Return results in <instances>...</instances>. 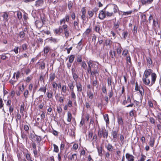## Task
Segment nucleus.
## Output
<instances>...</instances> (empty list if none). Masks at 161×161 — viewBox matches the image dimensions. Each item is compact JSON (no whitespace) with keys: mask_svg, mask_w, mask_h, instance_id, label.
I'll return each mask as SVG.
<instances>
[{"mask_svg":"<svg viewBox=\"0 0 161 161\" xmlns=\"http://www.w3.org/2000/svg\"><path fill=\"white\" fill-rule=\"evenodd\" d=\"M108 11H106V15L107 17H111L114 15L119 10V8L117 5L114 4H110L107 5Z\"/></svg>","mask_w":161,"mask_h":161,"instance_id":"f257e3e1","label":"nucleus"},{"mask_svg":"<svg viewBox=\"0 0 161 161\" xmlns=\"http://www.w3.org/2000/svg\"><path fill=\"white\" fill-rule=\"evenodd\" d=\"M157 76L155 73H153L151 74V81L150 83V79L149 77H143L142 80L143 83L146 85L152 86L156 81Z\"/></svg>","mask_w":161,"mask_h":161,"instance_id":"f03ea898","label":"nucleus"},{"mask_svg":"<svg viewBox=\"0 0 161 161\" xmlns=\"http://www.w3.org/2000/svg\"><path fill=\"white\" fill-rule=\"evenodd\" d=\"M108 131L105 128H99L98 132V136L100 138H103L107 139L108 137Z\"/></svg>","mask_w":161,"mask_h":161,"instance_id":"7ed1b4c3","label":"nucleus"},{"mask_svg":"<svg viewBox=\"0 0 161 161\" xmlns=\"http://www.w3.org/2000/svg\"><path fill=\"white\" fill-rule=\"evenodd\" d=\"M107 8L106 6L103 9L101 10L99 14V18L101 20H103L107 16L106 14V9Z\"/></svg>","mask_w":161,"mask_h":161,"instance_id":"20e7f679","label":"nucleus"},{"mask_svg":"<svg viewBox=\"0 0 161 161\" xmlns=\"http://www.w3.org/2000/svg\"><path fill=\"white\" fill-rule=\"evenodd\" d=\"M62 29L64 30V33L66 38H68L69 36V33L68 30V26L67 25H63Z\"/></svg>","mask_w":161,"mask_h":161,"instance_id":"39448f33","label":"nucleus"},{"mask_svg":"<svg viewBox=\"0 0 161 161\" xmlns=\"http://www.w3.org/2000/svg\"><path fill=\"white\" fill-rule=\"evenodd\" d=\"M111 135L113 136L114 142H116L118 136V131L116 130H113L111 132Z\"/></svg>","mask_w":161,"mask_h":161,"instance_id":"423d86ee","label":"nucleus"},{"mask_svg":"<svg viewBox=\"0 0 161 161\" xmlns=\"http://www.w3.org/2000/svg\"><path fill=\"white\" fill-rule=\"evenodd\" d=\"M152 71V70L151 69L146 70L144 72L143 77H149L150 75H151Z\"/></svg>","mask_w":161,"mask_h":161,"instance_id":"0eeeda50","label":"nucleus"},{"mask_svg":"<svg viewBox=\"0 0 161 161\" xmlns=\"http://www.w3.org/2000/svg\"><path fill=\"white\" fill-rule=\"evenodd\" d=\"M63 31V29H62V27H61L60 26L58 27V28L54 30V33L56 35H60L62 32Z\"/></svg>","mask_w":161,"mask_h":161,"instance_id":"6e6552de","label":"nucleus"},{"mask_svg":"<svg viewBox=\"0 0 161 161\" xmlns=\"http://www.w3.org/2000/svg\"><path fill=\"white\" fill-rule=\"evenodd\" d=\"M96 79L93 80L92 86V89H94V87H96L97 88H98V81L97 80V77H96Z\"/></svg>","mask_w":161,"mask_h":161,"instance_id":"1a4fd4ad","label":"nucleus"},{"mask_svg":"<svg viewBox=\"0 0 161 161\" xmlns=\"http://www.w3.org/2000/svg\"><path fill=\"white\" fill-rule=\"evenodd\" d=\"M126 158L128 161H133L134 160V157L129 153H127L126 154Z\"/></svg>","mask_w":161,"mask_h":161,"instance_id":"9d476101","label":"nucleus"},{"mask_svg":"<svg viewBox=\"0 0 161 161\" xmlns=\"http://www.w3.org/2000/svg\"><path fill=\"white\" fill-rule=\"evenodd\" d=\"M36 27L38 28H40L43 26V23L40 20H37L35 22Z\"/></svg>","mask_w":161,"mask_h":161,"instance_id":"9b49d317","label":"nucleus"},{"mask_svg":"<svg viewBox=\"0 0 161 161\" xmlns=\"http://www.w3.org/2000/svg\"><path fill=\"white\" fill-rule=\"evenodd\" d=\"M75 85L77 88V91L78 92H81L82 91V86L80 83L76 82Z\"/></svg>","mask_w":161,"mask_h":161,"instance_id":"f8f14e48","label":"nucleus"},{"mask_svg":"<svg viewBox=\"0 0 161 161\" xmlns=\"http://www.w3.org/2000/svg\"><path fill=\"white\" fill-rule=\"evenodd\" d=\"M44 3L43 0H37L35 2V6L39 7L42 5Z\"/></svg>","mask_w":161,"mask_h":161,"instance_id":"ddd939ff","label":"nucleus"},{"mask_svg":"<svg viewBox=\"0 0 161 161\" xmlns=\"http://www.w3.org/2000/svg\"><path fill=\"white\" fill-rule=\"evenodd\" d=\"M107 150L109 152H112L114 150V147L110 143H108L105 146Z\"/></svg>","mask_w":161,"mask_h":161,"instance_id":"4468645a","label":"nucleus"},{"mask_svg":"<svg viewBox=\"0 0 161 161\" xmlns=\"http://www.w3.org/2000/svg\"><path fill=\"white\" fill-rule=\"evenodd\" d=\"M55 75L54 73H51L49 75V81H52L55 78Z\"/></svg>","mask_w":161,"mask_h":161,"instance_id":"2eb2a0df","label":"nucleus"},{"mask_svg":"<svg viewBox=\"0 0 161 161\" xmlns=\"http://www.w3.org/2000/svg\"><path fill=\"white\" fill-rule=\"evenodd\" d=\"M79 20L78 19H77V21H75L73 23L75 29L77 30H78L79 29Z\"/></svg>","mask_w":161,"mask_h":161,"instance_id":"dca6fc26","label":"nucleus"},{"mask_svg":"<svg viewBox=\"0 0 161 161\" xmlns=\"http://www.w3.org/2000/svg\"><path fill=\"white\" fill-rule=\"evenodd\" d=\"M103 117L104 120L106 121V125L109 124V123L108 116V114H105L103 115Z\"/></svg>","mask_w":161,"mask_h":161,"instance_id":"f3484780","label":"nucleus"},{"mask_svg":"<svg viewBox=\"0 0 161 161\" xmlns=\"http://www.w3.org/2000/svg\"><path fill=\"white\" fill-rule=\"evenodd\" d=\"M98 155L100 156H102L103 155L102 153V147H97Z\"/></svg>","mask_w":161,"mask_h":161,"instance_id":"a211bd4d","label":"nucleus"},{"mask_svg":"<svg viewBox=\"0 0 161 161\" xmlns=\"http://www.w3.org/2000/svg\"><path fill=\"white\" fill-rule=\"evenodd\" d=\"M68 158L71 161L75 160L77 159V154L76 153L74 154L70 158L68 157Z\"/></svg>","mask_w":161,"mask_h":161,"instance_id":"6ab92c4d","label":"nucleus"},{"mask_svg":"<svg viewBox=\"0 0 161 161\" xmlns=\"http://www.w3.org/2000/svg\"><path fill=\"white\" fill-rule=\"evenodd\" d=\"M120 23L119 21H118L116 23H114V28L115 30L117 31V29L119 28V26H120Z\"/></svg>","mask_w":161,"mask_h":161,"instance_id":"aec40b11","label":"nucleus"},{"mask_svg":"<svg viewBox=\"0 0 161 161\" xmlns=\"http://www.w3.org/2000/svg\"><path fill=\"white\" fill-rule=\"evenodd\" d=\"M90 74L93 77H94L95 75H99L98 70L97 69H94L91 72Z\"/></svg>","mask_w":161,"mask_h":161,"instance_id":"412c9836","label":"nucleus"},{"mask_svg":"<svg viewBox=\"0 0 161 161\" xmlns=\"http://www.w3.org/2000/svg\"><path fill=\"white\" fill-rule=\"evenodd\" d=\"M50 49V48L48 46H46L44 47L43 49L44 54H47Z\"/></svg>","mask_w":161,"mask_h":161,"instance_id":"4be33fe9","label":"nucleus"},{"mask_svg":"<svg viewBox=\"0 0 161 161\" xmlns=\"http://www.w3.org/2000/svg\"><path fill=\"white\" fill-rule=\"evenodd\" d=\"M117 121L119 125H123V121L122 118L118 116L117 117Z\"/></svg>","mask_w":161,"mask_h":161,"instance_id":"5701e85b","label":"nucleus"},{"mask_svg":"<svg viewBox=\"0 0 161 161\" xmlns=\"http://www.w3.org/2000/svg\"><path fill=\"white\" fill-rule=\"evenodd\" d=\"M38 64L40 66V68L41 69H44L45 68V63L44 62H38Z\"/></svg>","mask_w":161,"mask_h":161,"instance_id":"b1692460","label":"nucleus"},{"mask_svg":"<svg viewBox=\"0 0 161 161\" xmlns=\"http://www.w3.org/2000/svg\"><path fill=\"white\" fill-rule=\"evenodd\" d=\"M68 86L69 87L70 90L71 91H74V82L69 83L68 84Z\"/></svg>","mask_w":161,"mask_h":161,"instance_id":"393cba45","label":"nucleus"},{"mask_svg":"<svg viewBox=\"0 0 161 161\" xmlns=\"http://www.w3.org/2000/svg\"><path fill=\"white\" fill-rule=\"evenodd\" d=\"M35 136H36V138L37 143H40L42 140V137L40 136H38L37 135H35L34 136V137L35 138Z\"/></svg>","mask_w":161,"mask_h":161,"instance_id":"a878e982","label":"nucleus"},{"mask_svg":"<svg viewBox=\"0 0 161 161\" xmlns=\"http://www.w3.org/2000/svg\"><path fill=\"white\" fill-rule=\"evenodd\" d=\"M49 41L54 43H56L58 42L57 39L53 38L52 37L49 40Z\"/></svg>","mask_w":161,"mask_h":161,"instance_id":"bb28decb","label":"nucleus"},{"mask_svg":"<svg viewBox=\"0 0 161 161\" xmlns=\"http://www.w3.org/2000/svg\"><path fill=\"white\" fill-rule=\"evenodd\" d=\"M68 117L67 120L68 122H70L72 119V114L69 112L68 113Z\"/></svg>","mask_w":161,"mask_h":161,"instance_id":"cd10ccee","label":"nucleus"},{"mask_svg":"<svg viewBox=\"0 0 161 161\" xmlns=\"http://www.w3.org/2000/svg\"><path fill=\"white\" fill-rule=\"evenodd\" d=\"M25 157L27 161H33L30 156V154L27 153L25 155Z\"/></svg>","mask_w":161,"mask_h":161,"instance_id":"c85d7f7f","label":"nucleus"},{"mask_svg":"<svg viewBox=\"0 0 161 161\" xmlns=\"http://www.w3.org/2000/svg\"><path fill=\"white\" fill-rule=\"evenodd\" d=\"M87 95L90 99H92L93 98V94L91 91H90L87 93Z\"/></svg>","mask_w":161,"mask_h":161,"instance_id":"c756f323","label":"nucleus"},{"mask_svg":"<svg viewBox=\"0 0 161 161\" xmlns=\"http://www.w3.org/2000/svg\"><path fill=\"white\" fill-rule=\"evenodd\" d=\"M25 105L24 104L21 105L20 108V112L22 115H24L23 112L24 109Z\"/></svg>","mask_w":161,"mask_h":161,"instance_id":"7c9ffc66","label":"nucleus"},{"mask_svg":"<svg viewBox=\"0 0 161 161\" xmlns=\"http://www.w3.org/2000/svg\"><path fill=\"white\" fill-rule=\"evenodd\" d=\"M109 53L112 58H114L115 56V51H112V50H110L109 52Z\"/></svg>","mask_w":161,"mask_h":161,"instance_id":"2f4dec72","label":"nucleus"},{"mask_svg":"<svg viewBox=\"0 0 161 161\" xmlns=\"http://www.w3.org/2000/svg\"><path fill=\"white\" fill-rule=\"evenodd\" d=\"M19 35L20 38H24L25 36V33L24 31H22L19 32Z\"/></svg>","mask_w":161,"mask_h":161,"instance_id":"473e14b6","label":"nucleus"},{"mask_svg":"<svg viewBox=\"0 0 161 161\" xmlns=\"http://www.w3.org/2000/svg\"><path fill=\"white\" fill-rule=\"evenodd\" d=\"M128 33V31H125L122 33V35L123 36V38L124 39H125L127 37Z\"/></svg>","mask_w":161,"mask_h":161,"instance_id":"72a5a7b5","label":"nucleus"},{"mask_svg":"<svg viewBox=\"0 0 161 161\" xmlns=\"http://www.w3.org/2000/svg\"><path fill=\"white\" fill-rule=\"evenodd\" d=\"M75 56L74 55H71L69 57V63H72L75 58Z\"/></svg>","mask_w":161,"mask_h":161,"instance_id":"f704fd0d","label":"nucleus"},{"mask_svg":"<svg viewBox=\"0 0 161 161\" xmlns=\"http://www.w3.org/2000/svg\"><path fill=\"white\" fill-rule=\"evenodd\" d=\"M4 19L5 21H7L8 20V15L7 12H5L3 15Z\"/></svg>","mask_w":161,"mask_h":161,"instance_id":"c9c22d12","label":"nucleus"},{"mask_svg":"<svg viewBox=\"0 0 161 161\" xmlns=\"http://www.w3.org/2000/svg\"><path fill=\"white\" fill-rule=\"evenodd\" d=\"M112 42L109 39H106L105 40V45L106 46H109L111 45V42Z\"/></svg>","mask_w":161,"mask_h":161,"instance_id":"e433bc0d","label":"nucleus"},{"mask_svg":"<svg viewBox=\"0 0 161 161\" xmlns=\"http://www.w3.org/2000/svg\"><path fill=\"white\" fill-rule=\"evenodd\" d=\"M53 146L54 147L53 151L56 153H58L59 151L58 146L55 144H54Z\"/></svg>","mask_w":161,"mask_h":161,"instance_id":"4c0bfd02","label":"nucleus"},{"mask_svg":"<svg viewBox=\"0 0 161 161\" xmlns=\"http://www.w3.org/2000/svg\"><path fill=\"white\" fill-rule=\"evenodd\" d=\"M147 64H149V65L150 66L152 64V62L151 59L149 58H147Z\"/></svg>","mask_w":161,"mask_h":161,"instance_id":"58836bf2","label":"nucleus"},{"mask_svg":"<svg viewBox=\"0 0 161 161\" xmlns=\"http://www.w3.org/2000/svg\"><path fill=\"white\" fill-rule=\"evenodd\" d=\"M136 112V111L135 109L132 110L129 113V116L130 117L134 116V113Z\"/></svg>","mask_w":161,"mask_h":161,"instance_id":"ea45409f","label":"nucleus"},{"mask_svg":"<svg viewBox=\"0 0 161 161\" xmlns=\"http://www.w3.org/2000/svg\"><path fill=\"white\" fill-rule=\"evenodd\" d=\"M73 75V79H74V80L76 82L77 81L78 79V76L76 74V73H73L72 74Z\"/></svg>","mask_w":161,"mask_h":161,"instance_id":"a19ab883","label":"nucleus"},{"mask_svg":"<svg viewBox=\"0 0 161 161\" xmlns=\"http://www.w3.org/2000/svg\"><path fill=\"white\" fill-rule=\"evenodd\" d=\"M154 140L153 139H152V138H151L149 142V144L150 146L152 147H153L154 145Z\"/></svg>","mask_w":161,"mask_h":161,"instance_id":"79ce46f5","label":"nucleus"},{"mask_svg":"<svg viewBox=\"0 0 161 161\" xmlns=\"http://www.w3.org/2000/svg\"><path fill=\"white\" fill-rule=\"evenodd\" d=\"M132 11H130L127 12H124L123 13V15H127L129 14H131V13H132Z\"/></svg>","mask_w":161,"mask_h":161,"instance_id":"37998d69","label":"nucleus"},{"mask_svg":"<svg viewBox=\"0 0 161 161\" xmlns=\"http://www.w3.org/2000/svg\"><path fill=\"white\" fill-rule=\"evenodd\" d=\"M122 48L120 46V44H119V47H118L117 50V53L118 54L120 55V54L121 52V50Z\"/></svg>","mask_w":161,"mask_h":161,"instance_id":"c03bdc74","label":"nucleus"},{"mask_svg":"<svg viewBox=\"0 0 161 161\" xmlns=\"http://www.w3.org/2000/svg\"><path fill=\"white\" fill-rule=\"evenodd\" d=\"M24 128L25 131H26L27 133H28V131L29 130V126L27 125H25L24 126Z\"/></svg>","mask_w":161,"mask_h":161,"instance_id":"a18cd8bd","label":"nucleus"},{"mask_svg":"<svg viewBox=\"0 0 161 161\" xmlns=\"http://www.w3.org/2000/svg\"><path fill=\"white\" fill-rule=\"evenodd\" d=\"M18 18L19 19H20L22 18V13L21 12L18 11L17 13Z\"/></svg>","mask_w":161,"mask_h":161,"instance_id":"49530a36","label":"nucleus"},{"mask_svg":"<svg viewBox=\"0 0 161 161\" xmlns=\"http://www.w3.org/2000/svg\"><path fill=\"white\" fill-rule=\"evenodd\" d=\"M29 94V91L27 90H26L24 92V95L25 98L28 97Z\"/></svg>","mask_w":161,"mask_h":161,"instance_id":"de8ad7c7","label":"nucleus"},{"mask_svg":"<svg viewBox=\"0 0 161 161\" xmlns=\"http://www.w3.org/2000/svg\"><path fill=\"white\" fill-rule=\"evenodd\" d=\"M157 116L159 121H161V113L157 112Z\"/></svg>","mask_w":161,"mask_h":161,"instance_id":"09e8293b","label":"nucleus"},{"mask_svg":"<svg viewBox=\"0 0 161 161\" xmlns=\"http://www.w3.org/2000/svg\"><path fill=\"white\" fill-rule=\"evenodd\" d=\"M47 97L48 98H51L53 97V93L52 92H47Z\"/></svg>","mask_w":161,"mask_h":161,"instance_id":"8fccbe9b","label":"nucleus"},{"mask_svg":"<svg viewBox=\"0 0 161 161\" xmlns=\"http://www.w3.org/2000/svg\"><path fill=\"white\" fill-rule=\"evenodd\" d=\"M67 90V88L66 85H63L62 87V91L64 93H65Z\"/></svg>","mask_w":161,"mask_h":161,"instance_id":"3c124183","label":"nucleus"},{"mask_svg":"<svg viewBox=\"0 0 161 161\" xmlns=\"http://www.w3.org/2000/svg\"><path fill=\"white\" fill-rule=\"evenodd\" d=\"M57 110L58 113H59V114H61L62 113V109L61 107H57Z\"/></svg>","mask_w":161,"mask_h":161,"instance_id":"603ef678","label":"nucleus"},{"mask_svg":"<svg viewBox=\"0 0 161 161\" xmlns=\"http://www.w3.org/2000/svg\"><path fill=\"white\" fill-rule=\"evenodd\" d=\"M73 5V3H72L71 2L69 1L68 2V9L69 10H70L72 7Z\"/></svg>","mask_w":161,"mask_h":161,"instance_id":"864d4df0","label":"nucleus"},{"mask_svg":"<svg viewBox=\"0 0 161 161\" xmlns=\"http://www.w3.org/2000/svg\"><path fill=\"white\" fill-rule=\"evenodd\" d=\"M22 50L23 51L26 50L27 49V44H23L22 45Z\"/></svg>","mask_w":161,"mask_h":161,"instance_id":"5fc2aeb1","label":"nucleus"},{"mask_svg":"<svg viewBox=\"0 0 161 161\" xmlns=\"http://www.w3.org/2000/svg\"><path fill=\"white\" fill-rule=\"evenodd\" d=\"M114 93L112 89V87H111V90H110L109 91V97H111L113 95Z\"/></svg>","mask_w":161,"mask_h":161,"instance_id":"6e6d98bb","label":"nucleus"},{"mask_svg":"<svg viewBox=\"0 0 161 161\" xmlns=\"http://www.w3.org/2000/svg\"><path fill=\"white\" fill-rule=\"evenodd\" d=\"M141 156V159L138 160V161H144L145 160V159L146 158V157L145 156L142 154Z\"/></svg>","mask_w":161,"mask_h":161,"instance_id":"4d7b16f0","label":"nucleus"},{"mask_svg":"<svg viewBox=\"0 0 161 161\" xmlns=\"http://www.w3.org/2000/svg\"><path fill=\"white\" fill-rule=\"evenodd\" d=\"M126 61L127 63L129 62L130 64H131V60L130 57L129 56H127L126 57Z\"/></svg>","mask_w":161,"mask_h":161,"instance_id":"13d9d810","label":"nucleus"},{"mask_svg":"<svg viewBox=\"0 0 161 161\" xmlns=\"http://www.w3.org/2000/svg\"><path fill=\"white\" fill-rule=\"evenodd\" d=\"M95 30L96 32H99V31L100 30V29L99 25H98L97 26H96L95 27Z\"/></svg>","mask_w":161,"mask_h":161,"instance_id":"bf43d9fd","label":"nucleus"},{"mask_svg":"<svg viewBox=\"0 0 161 161\" xmlns=\"http://www.w3.org/2000/svg\"><path fill=\"white\" fill-rule=\"evenodd\" d=\"M88 14L90 16V18L92 17L94 15V13L92 11H88Z\"/></svg>","mask_w":161,"mask_h":161,"instance_id":"052dcab7","label":"nucleus"},{"mask_svg":"<svg viewBox=\"0 0 161 161\" xmlns=\"http://www.w3.org/2000/svg\"><path fill=\"white\" fill-rule=\"evenodd\" d=\"M158 24V21H156L155 19H153V25L154 26L156 27Z\"/></svg>","mask_w":161,"mask_h":161,"instance_id":"680f3d73","label":"nucleus"},{"mask_svg":"<svg viewBox=\"0 0 161 161\" xmlns=\"http://www.w3.org/2000/svg\"><path fill=\"white\" fill-rule=\"evenodd\" d=\"M78 147V145L77 144L75 143L73 146V149L75 150H77Z\"/></svg>","mask_w":161,"mask_h":161,"instance_id":"e2e57ef3","label":"nucleus"},{"mask_svg":"<svg viewBox=\"0 0 161 161\" xmlns=\"http://www.w3.org/2000/svg\"><path fill=\"white\" fill-rule=\"evenodd\" d=\"M71 16L72 19H75V13L74 12H72L71 14Z\"/></svg>","mask_w":161,"mask_h":161,"instance_id":"0e129e2a","label":"nucleus"},{"mask_svg":"<svg viewBox=\"0 0 161 161\" xmlns=\"http://www.w3.org/2000/svg\"><path fill=\"white\" fill-rule=\"evenodd\" d=\"M65 21L68 22L69 19V15L68 14H66L65 18Z\"/></svg>","mask_w":161,"mask_h":161,"instance_id":"69168bd1","label":"nucleus"},{"mask_svg":"<svg viewBox=\"0 0 161 161\" xmlns=\"http://www.w3.org/2000/svg\"><path fill=\"white\" fill-rule=\"evenodd\" d=\"M81 12L82 14H86V9L85 7H83L82 8Z\"/></svg>","mask_w":161,"mask_h":161,"instance_id":"338daca9","label":"nucleus"},{"mask_svg":"<svg viewBox=\"0 0 161 161\" xmlns=\"http://www.w3.org/2000/svg\"><path fill=\"white\" fill-rule=\"evenodd\" d=\"M128 53V51L126 49H125L123 51L122 55L123 56H125Z\"/></svg>","mask_w":161,"mask_h":161,"instance_id":"774afa93","label":"nucleus"}]
</instances>
